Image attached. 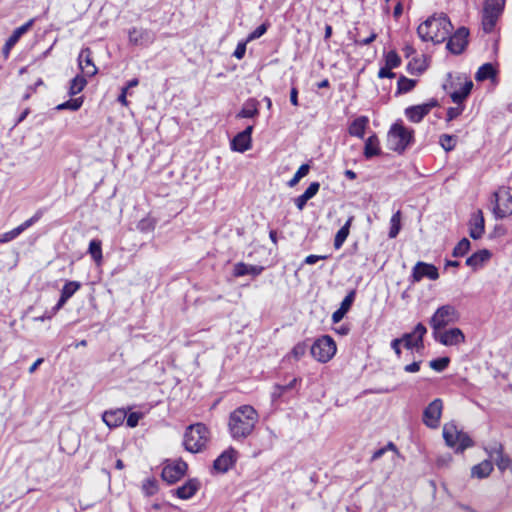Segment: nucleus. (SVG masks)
<instances>
[{
    "instance_id": "680f3d73",
    "label": "nucleus",
    "mask_w": 512,
    "mask_h": 512,
    "mask_svg": "<svg viewBox=\"0 0 512 512\" xmlns=\"http://www.w3.org/2000/svg\"><path fill=\"white\" fill-rule=\"evenodd\" d=\"M324 259H327L326 255H308L305 258L304 263L308 264V265H312V264H315L317 261L324 260Z\"/></svg>"
},
{
    "instance_id": "4be33fe9",
    "label": "nucleus",
    "mask_w": 512,
    "mask_h": 512,
    "mask_svg": "<svg viewBox=\"0 0 512 512\" xmlns=\"http://www.w3.org/2000/svg\"><path fill=\"white\" fill-rule=\"evenodd\" d=\"M126 416L127 410L125 408H118L105 411L102 415V420L109 428H116L123 424Z\"/></svg>"
},
{
    "instance_id": "aec40b11",
    "label": "nucleus",
    "mask_w": 512,
    "mask_h": 512,
    "mask_svg": "<svg viewBox=\"0 0 512 512\" xmlns=\"http://www.w3.org/2000/svg\"><path fill=\"white\" fill-rule=\"evenodd\" d=\"M128 36L129 42L133 45L148 46L155 40L154 34L147 29L132 28Z\"/></svg>"
},
{
    "instance_id": "4468645a",
    "label": "nucleus",
    "mask_w": 512,
    "mask_h": 512,
    "mask_svg": "<svg viewBox=\"0 0 512 512\" xmlns=\"http://www.w3.org/2000/svg\"><path fill=\"white\" fill-rule=\"evenodd\" d=\"M437 105V100L432 99L427 103L407 107L405 109V115L411 122L419 123Z\"/></svg>"
},
{
    "instance_id": "a18cd8bd",
    "label": "nucleus",
    "mask_w": 512,
    "mask_h": 512,
    "mask_svg": "<svg viewBox=\"0 0 512 512\" xmlns=\"http://www.w3.org/2000/svg\"><path fill=\"white\" fill-rule=\"evenodd\" d=\"M470 249V241L467 238H463L453 249V256L460 257L464 256Z\"/></svg>"
},
{
    "instance_id": "69168bd1",
    "label": "nucleus",
    "mask_w": 512,
    "mask_h": 512,
    "mask_svg": "<svg viewBox=\"0 0 512 512\" xmlns=\"http://www.w3.org/2000/svg\"><path fill=\"white\" fill-rule=\"evenodd\" d=\"M346 312L341 310V309H337L335 312H333L332 314V321L333 323H338L340 322L343 317L345 316Z\"/></svg>"
},
{
    "instance_id": "58836bf2",
    "label": "nucleus",
    "mask_w": 512,
    "mask_h": 512,
    "mask_svg": "<svg viewBox=\"0 0 512 512\" xmlns=\"http://www.w3.org/2000/svg\"><path fill=\"white\" fill-rule=\"evenodd\" d=\"M401 229V212L397 211L394 213L390 219V230H389V237L395 238Z\"/></svg>"
},
{
    "instance_id": "a19ab883",
    "label": "nucleus",
    "mask_w": 512,
    "mask_h": 512,
    "mask_svg": "<svg viewBox=\"0 0 512 512\" xmlns=\"http://www.w3.org/2000/svg\"><path fill=\"white\" fill-rule=\"evenodd\" d=\"M505 5V0H486L484 9L485 11L502 14Z\"/></svg>"
},
{
    "instance_id": "9b49d317",
    "label": "nucleus",
    "mask_w": 512,
    "mask_h": 512,
    "mask_svg": "<svg viewBox=\"0 0 512 512\" xmlns=\"http://www.w3.org/2000/svg\"><path fill=\"white\" fill-rule=\"evenodd\" d=\"M443 404L441 399L433 400L423 412V422L429 428H437L439 426Z\"/></svg>"
},
{
    "instance_id": "473e14b6",
    "label": "nucleus",
    "mask_w": 512,
    "mask_h": 512,
    "mask_svg": "<svg viewBox=\"0 0 512 512\" xmlns=\"http://www.w3.org/2000/svg\"><path fill=\"white\" fill-rule=\"evenodd\" d=\"M472 88V81H466L459 90L450 93L452 101L456 104H461L468 97Z\"/></svg>"
},
{
    "instance_id": "a211bd4d",
    "label": "nucleus",
    "mask_w": 512,
    "mask_h": 512,
    "mask_svg": "<svg viewBox=\"0 0 512 512\" xmlns=\"http://www.w3.org/2000/svg\"><path fill=\"white\" fill-rule=\"evenodd\" d=\"M78 65L82 73L87 77L97 74L98 69L92 59V51L90 48H83L78 55Z\"/></svg>"
},
{
    "instance_id": "72a5a7b5",
    "label": "nucleus",
    "mask_w": 512,
    "mask_h": 512,
    "mask_svg": "<svg viewBox=\"0 0 512 512\" xmlns=\"http://www.w3.org/2000/svg\"><path fill=\"white\" fill-rule=\"evenodd\" d=\"M490 256L491 253L488 250H480L467 258L466 265L473 268H477L481 266L485 261H487L490 258Z\"/></svg>"
},
{
    "instance_id": "de8ad7c7",
    "label": "nucleus",
    "mask_w": 512,
    "mask_h": 512,
    "mask_svg": "<svg viewBox=\"0 0 512 512\" xmlns=\"http://www.w3.org/2000/svg\"><path fill=\"white\" fill-rule=\"evenodd\" d=\"M450 359L448 357H441L437 359H433L429 362V366L438 371H443L449 365Z\"/></svg>"
},
{
    "instance_id": "f257e3e1",
    "label": "nucleus",
    "mask_w": 512,
    "mask_h": 512,
    "mask_svg": "<svg viewBox=\"0 0 512 512\" xmlns=\"http://www.w3.org/2000/svg\"><path fill=\"white\" fill-rule=\"evenodd\" d=\"M258 422V413L250 405H242L230 413L228 421L229 433L233 440L243 441L248 438Z\"/></svg>"
},
{
    "instance_id": "f03ea898",
    "label": "nucleus",
    "mask_w": 512,
    "mask_h": 512,
    "mask_svg": "<svg viewBox=\"0 0 512 512\" xmlns=\"http://www.w3.org/2000/svg\"><path fill=\"white\" fill-rule=\"evenodd\" d=\"M452 24L445 14L429 17L418 26L417 33L423 41L442 43L450 35Z\"/></svg>"
},
{
    "instance_id": "412c9836",
    "label": "nucleus",
    "mask_w": 512,
    "mask_h": 512,
    "mask_svg": "<svg viewBox=\"0 0 512 512\" xmlns=\"http://www.w3.org/2000/svg\"><path fill=\"white\" fill-rule=\"evenodd\" d=\"M485 231V221L481 210L471 215L469 221V235L473 239H480Z\"/></svg>"
},
{
    "instance_id": "f3484780",
    "label": "nucleus",
    "mask_w": 512,
    "mask_h": 512,
    "mask_svg": "<svg viewBox=\"0 0 512 512\" xmlns=\"http://www.w3.org/2000/svg\"><path fill=\"white\" fill-rule=\"evenodd\" d=\"M412 277L414 282H419L424 277L430 280H437L439 273L438 269L433 264L419 261L413 267Z\"/></svg>"
},
{
    "instance_id": "37998d69",
    "label": "nucleus",
    "mask_w": 512,
    "mask_h": 512,
    "mask_svg": "<svg viewBox=\"0 0 512 512\" xmlns=\"http://www.w3.org/2000/svg\"><path fill=\"white\" fill-rule=\"evenodd\" d=\"M309 170L310 166L308 164H302L298 168L292 179L289 180V187H294L295 185H297L298 182L309 173Z\"/></svg>"
},
{
    "instance_id": "7c9ffc66",
    "label": "nucleus",
    "mask_w": 512,
    "mask_h": 512,
    "mask_svg": "<svg viewBox=\"0 0 512 512\" xmlns=\"http://www.w3.org/2000/svg\"><path fill=\"white\" fill-rule=\"evenodd\" d=\"M353 219H354V217L350 216L347 219L346 223L336 233L335 238H334V248L335 249H337V250L340 249L342 247L343 243L346 241V239L350 233V227L353 222Z\"/></svg>"
},
{
    "instance_id": "1a4fd4ad",
    "label": "nucleus",
    "mask_w": 512,
    "mask_h": 512,
    "mask_svg": "<svg viewBox=\"0 0 512 512\" xmlns=\"http://www.w3.org/2000/svg\"><path fill=\"white\" fill-rule=\"evenodd\" d=\"M188 465L183 460H177L167 463L161 473V477L168 484H174L179 481L186 473Z\"/></svg>"
},
{
    "instance_id": "0e129e2a",
    "label": "nucleus",
    "mask_w": 512,
    "mask_h": 512,
    "mask_svg": "<svg viewBox=\"0 0 512 512\" xmlns=\"http://www.w3.org/2000/svg\"><path fill=\"white\" fill-rule=\"evenodd\" d=\"M402 344V340L400 338L393 339L391 342V348L394 350L396 355L400 357L401 355V349L400 345Z\"/></svg>"
},
{
    "instance_id": "8fccbe9b",
    "label": "nucleus",
    "mask_w": 512,
    "mask_h": 512,
    "mask_svg": "<svg viewBox=\"0 0 512 512\" xmlns=\"http://www.w3.org/2000/svg\"><path fill=\"white\" fill-rule=\"evenodd\" d=\"M355 296H356V291L355 290H351L345 296L343 301L341 302V305H340L339 309H341V310H343V311H345L347 313L349 311V309L351 308L354 300H355Z\"/></svg>"
},
{
    "instance_id": "39448f33",
    "label": "nucleus",
    "mask_w": 512,
    "mask_h": 512,
    "mask_svg": "<svg viewBox=\"0 0 512 512\" xmlns=\"http://www.w3.org/2000/svg\"><path fill=\"white\" fill-rule=\"evenodd\" d=\"M412 129L402 123H395L388 132L387 142L389 149L402 153L413 141Z\"/></svg>"
},
{
    "instance_id": "20e7f679",
    "label": "nucleus",
    "mask_w": 512,
    "mask_h": 512,
    "mask_svg": "<svg viewBox=\"0 0 512 512\" xmlns=\"http://www.w3.org/2000/svg\"><path fill=\"white\" fill-rule=\"evenodd\" d=\"M443 438L446 445L453 448L456 453H462L467 448L474 445L470 436L464 431L458 429L453 422L446 423L443 426Z\"/></svg>"
},
{
    "instance_id": "e433bc0d",
    "label": "nucleus",
    "mask_w": 512,
    "mask_h": 512,
    "mask_svg": "<svg viewBox=\"0 0 512 512\" xmlns=\"http://www.w3.org/2000/svg\"><path fill=\"white\" fill-rule=\"evenodd\" d=\"M86 85L87 81L85 79V75L75 76L70 82L69 94L73 96L80 93Z\"/></svg>"
},
{
    "instance_id": "5701e85b",
    "label": "nucleus",
    "mask_w": 512,
    "mask_h": 512,
    "mask_svg": "<svg viewBox=\"0 0 512 512\" xmlns=\"http://www.w3.org/2000/svg\"><path fill=\"white\" fill-rule=\"evenodd\" d=\"M81 283L78 281H68L64 284L60 298L53 308L54 312L60 310L65 303L80 289Z\"/></svg>"
},
{
    "instance_id": "2eb2a0df",
    "label": "nucleus",
    "mask_w": 512,
    "mask_h": 512,
    "mask_svg": "<svg viewBox=\"0 0 512 512\" xmlns=\"http://www.w3.org/2000/svg\"><path fill=\"white\" fill-rule=\"evenodd\" d=\"M469 31L465 27L459 28L452 36L449 37L447 48L453 53V54H460L465 49L467 43Z\"/></svg>"
},
{
    "instance_id": "4d7b16f0",
    "label": "nucleus",
    "mask_w": 512,
    "mask_h": 512,
    "mask_svg": "<svg viewBox=\"0 0 512 512\" xmlns=\"http://www.w3.org/2000/svg\"><path fill=\"white\" fill-rule=\"evenodd\" d=\"M307 350V345L305 343H298L292 349V354L296 359L301 358Z\"/></svg>"
},
{
    "instance_id": "13d9d810",
    "label": "nucleus",
    "mask_w": 512,
    "mask_h": 512,
    "mask_svg": "<svg viewBox=\"0 0 512 512\" xmlns=\"http://www.w3.org/2000/svg\"><path fill=\"white\" fill-rule=\"evenodd\" d=\"M246 44H247L246 41L245 42H239L237 44V47H236V49H235V51L233 53V56L235 58L240 60V59H242L244 57L245 52H246Z\"/></svg>"
},
{
    "instance_id": "09e8293b",
    "label": "nucleus",
    "mask_w": 512,
    "mask_h": 512,
    "mask_svg": "<svg viewBox=\"0 0 512 512\" xmlns=\"http://www.w3.org/2000/svg\"><path fill=\"white\" fill-rule=\"evenodd\" d=\"M268 27H269V23H263L260 26H258L254 31H252L248 35L246 42L256 40V39L260 38L261 36H263L266 33Z\"/></svg>"
},
{
    "instance_id": "864d4df0",
    "label": "nucleus",
    "mask_w": 512,
    "mask_h": 512,
    "mask_svg": "<svg viewBox=\"0 0 512 512\" xmlns=\"http://www.w3.org/2000/svg\"><path fill=\"white\" fill-rule=\"evenodd\" d=\"M427 68L426 61L423 60H417L415 59L414 62H410L408 64V69L413 72L416 71L418 73H422Z\"/></svg>"
},
{
    "instance_id": "c03bdc74",
    "label": "nucleus",
    "mask_w": 512,
    "mask_h": 512,
    "mask_svg": "<svg viewBox=\"0 0 512 512\" xmlns=\"http://www.w3.org/2000/svg\"><path fill=\"white\" fill-rule=\"evenodd\" d=\"M83 104V99L81 97L70 99L64 103L57 105V110H72L77 111Z\"/></svg>"
},
{
    "instance_id": "c756f323",
    "label": "nucleus",
    "mask_w": 512,
    "mask_h": 512,
    "mask_svg": "<svg viewBox=\"0 0 512 512\" xmlns=\"http://www.w3.org/2000/svg\"><path fill=\"white\" fill-rule=\"evenodd\" d=\"M381 153V149L379 146V139L376 135H371L365 141L364 146V156L367 159H370L374 156H378Z\"/></svg>"
},
{
    "instance_id": "c9c22d12",
    "label": "nucleus",
    "mask_w": 512,
    "mask_h": 512,
    "mask_svg": "<svg viewBox=\"0 0 512 512\" xmlns=\"http://www.w3.org/2000/svg\"><path fill=\"white\" fill-rule=\"evenodd\" d=\"M496 75V70L491 63H485L479 67L478 71L475 74L476 81H485L487 79H492Z\"/></svg>"
},
{
    "instance_id": "3c124183",
    "label": "nucleus",
    "mask_w": 512,
    "mask_h": 512,
    "mask_svg": "<svg viewBox=\"0 0 512 512\" xmlns=\"http://www.w3.org/2000/svg\"><path fill=\"white\" fill-rule=\"evenodd\" d=\"M143 417V413L141 412H127L126 416V425L130 428H134L138 425L139 420Z\"/></svg>"
},
{
    "instance_id": "2f4dec72",
    "label": "nucleus",
    "mask_w": 512,
    "mask_h": 512,
    "mask_svg": "<svg viewBox=\"0 0 512 512\" xmlns=\"http://www.w3.org/2000/svg\"><path fill=\"white\" fill-rule=\"evenodd\" d=\"M367 123L368 118L365 116L356 118L349 126V134L362 139L365 134Z\"/></svg>"
},
{
    "instance_id": "f704fd0d",
    "label": "nucleus",
    "mask_w": 512,
    "mask_h": 512,
    "mask_svg": "<svg viewBox=\"0 0 512 512\" xmlns=\"http://www.w3.org/2000/svg\"><path fill=\"white\" fill-rule=\"evenodd\" d=\"M499 17H500V14H496L494 12H489V11L483 10L482 27H483L484 32H486V33L492 32Z\"/></svg>"
},
{
    "instance_id": "6e6d98bb",
    "label": "nucleus",
    "mask_w": 512,
    "mask_h": 512,
    "mask_svg": "<svg viewBox=\"0 0 512 512\" xmlns=\"http://www.w3.org/2000/svg\"><path fill=\"white\" fill-rule=\"evenodd\" d=\"M464 108L462 106L457 107H449L447 110V117L446 120L448 122L452 121L453 119L457 118L459 115L462 114Z\"/></svg>"
},
{
    "instance_id": "e2e57ef3",
    "label": "nucleus",
    "mask_w": 512,
    "mask_h": 512,
    "mask_svg": "<svg viewBox=\"0 0 512 512\" xmlns=\"http://www.w3.org/2000/svg\"><path fill=\"white\" fill-rule=\"evenodd\" d=\"M127 94H128V87H122L121 93L118 96V102L121 103L124 106H128L129 102L127 100Z\"/></svg>"
},
{
    "instance_id": "bb28decb",
    "label": "nucleus",
    "mask_w": 512,
    "mask_h": 512,
    "mask_svg": "<svg viewBox=\"0 0 512 512\" xmlns=\"http://www.w3.org/2000/svg\"><path fill=\"white\" fill-rule=\"evenodd\" d=\"M319 188H320L319 182L310 183V185L304 191V193L295 199L296 207L299 210H302L305 207L307 201L310 200L311 198H313L318 193Z\"/></svg>"
},
{
    "instance_id": "5fc2aeb1",
    "label": "nucleus",
    "mask_w": 512,
    "mask_h": 512,
    "mask_svg": "<svg viewBox=\"0 0 512 512\" xmlns=\"http://www.w3.org/2000/svg\"><path fill=\"white\" fill-rule=\"evenodd\" d=\"M19 229L16 227L11 231L0 234V243H7L17 238L20 235Z\"/></svg>"
},
{
    "instance_id": "b1692460",
    "label": "nucleus",
    "mask_w": 512,
    "mask_h": 512,
    "mask_svg": "<svg viewBox=\"0 0 512 512\" xmlns=\"http://www.w3.org/2000/svg\"><path fill=\"white\" fill-rule=\"evenodd\" d=\"M489 456L491 459H493L496 463V466L501 472H504L505 470H509L512 459L508 457L507 455L503 454V447L502 445H499L497 447L492 448L489 451Z\"/></svg>"
},
{
    "instance_id": "0eeeda50",
    "label": "nucleus",
    "mask_w": 512,
    "mask_h": 512,
    "mask_svg": "<svg viewBox=\"0 0 512 512\" xmlns=\"http://www.w3.org/2000/svg\"><path fill=\"white\" fill-rule=\"evenodd\" d=\"M311 355L319 362L329 361L336 353V344L332 337L324 335L310 347Z\"/></svg>"
},
{
    "instance_id": "7ed1b4c3",
    "label": "nucleus",
    "mask_w": 512,
    "mask_h": 512,
    "mask_svg": "<svg viewBox=\"0 0 512 512\" xmlns=\"http://www.w3.org/2000/svg\"><path fill=\"white\" fill-rule=\"evenodd\" d=\"M208 440V428L202 423H196L187 427L184 433L183 445L186 451L195 454L205 449Z\"/></svg>"
},
{
    "instance_id": "a878e982",
    "label": "nucleus",
    "mask_w": 512,
    "mask_h": 512,
    "mask_svg": "<svg viewBox=\"0 0 512 512\" xmlns=\"http://www.w3.org/2000/svg\"><path fill=\"white\" fill-rule=\"evenodd\" d=\"M263 267L257 265H250L243 262L235 264L233 275L235 277H242L245 275L258 276L262 273Z\"/></svg>"
},
{
    "instance_id": "052dcab7",
    "label": "nucleus",
    "mask_w": 512,
    "mask_h": 512,
    "mask_svg": "<svg viewBox=\"0 0 512 512\" xmlns=\"http://www.w3.org/2000/svg\"><path fill=\"white\" fill-rule=\"evenodd\" d=\"M378 77L379 78H394L395 77V73L392 72V68H388V66H384L382 68H380L379 72H378Z\"/></svg>"
},
{
    "instance_id": "338daca9",
    "label": "nucleus",
    "mask_w": 512,
    "mask_h": 512,
    "mask_svg": "<svg viewBox=\"0 0 512 512\" xmlns=\"http://www.w3.org/2000/svg\"><path fill=\"white\" fill-rule=\"evenodd\" d=\"M420 369V362H413L404 367V370L409 373L418 372Z\"/></svg>"
},
{
    "instance_id": "423d86ee",
    "label": "nucleus",
    "mask_w": 512,
    "mask_h": 512,
    "mask_svg": "<svg viewBox=\"0 0 512 512\" xmlns=\"http://www.w3.org/2000/svg\"><path fill=\"white\" fill-rule=\"evenodd\" d=\"M459 319V313L457 309L450 304L439 307L429 320V324L433 329V332L443 330L446 326L454 324Z\"/></svg>"
},
{
    "instance_id": "393cba45",
    "label": "nucleus",
    "mask_w": 512,
    "mask_h": 512,
    "mask_svg": "<svg viewBox=\"0 0 512 512\" xmlns=\"http://www.w3.org/2000/svg\"><path fill=\"white\" fill-rule=\"evenodd\" d=\"M199 489V482L196 479H189L182 486L174 490V494L183 500L190 499Z\"/></svg>"
},
{
    "instance_id": "603ef678",
    "label": "nucleus",
    "mask_w": 512,
    "mask_h": 512,
    "mask_svg": "<svg viewBox=\"0 0 512 512\" xmlns=\"http://www.w3.org/2000/svg\"><path fill=\"white\" fill-rule=\"evenodd\" d=\"M41 217H42V212L41 211H37L31 218H29L28 220L23 222L17 228L19 229L20 233H22L26 229L31 227L34 223H36Z\"/></svg>"
},
{
    "instance_id": "49530a36",
    "label": "nucleus",
    "mask_w": 512,
    "mask_h": 512,
    "mask_svg": "<svg viewBox=\"0 0 512 512\" xmlns=\"http://www.w3.org/2000/svg\"><path fill=\"white\" fill-rule=\"evenodd\" d=\"M401 64V58L395 51H389L385 55V65L388 66V68H397Z\"/></svg>"
},
{
    "instance_id": "cd10ccee",
    "label": "nucleus",
    "mask_w": 512,
    "mask_h": 512,
    "mask_svg": "<svg viewBox=\"0 0 512 512\" xmlns=\"http://www.w3.org/2000/svg\"><path fill=\"white\" fill-rule=\"evenodd\" d=\"M258 105L259 103L256 99L247 100L237 113L236 118H255L259 114Z\"/></svg>"
},
{
    "instance_id": "79ce46f5",
    "label": "nucleus",
    "mask_w": 512,
    "mask_h": 512,
    "mask_svg": "<svg viewBox=\"0 0 512 512\" xmlns=\"http://www.w3.org/2000/svg\"><path fill=\"white\" fill-rule=\"evenodd\" d=\"M456 142L457 137L449 134H443L439 138V144L447 152L452 151L455 148Z\"/></svg>"
},
{
    "instance_id": "774afa93",
    "label": "nucleus",
    "mask_w": 512,
    "mask_h": 512,
    "mask_svg": "<svg viewBox=\"0 0 512 512\" xmlns=\"http://www.w3.org/2000/svg\"><path fill=\"white\" fill-rule=\"evenodd\" d=\"M290 102L292 105L298 106V90L295 87H293L290 91Z\"/></svg>"
},
{
    "instance_id": "9d476101",
    "label": "nucleus",
    "mask_w": 512,
    "mask_h": 512,
    "mask_svg": "<svg viewBox=\"0 0 512 512\" xmlns=\"http://www.w3.org/2000/svg\"><path fill=\"white\" fill-rule=\"evenodd\" d=\"M426 333V327L422 323H418L412 332L405 333L400 339L406 349H416L419 351L424 347L423 337Z\"/></svg>"
},
{
    "instance_id": "4c0bfd02",
    "label": "nucleus",
    "mask_w": 512,
    "mask_h": 512,
    "mask_svg": "<svg viewBox=\"0 0 512 512\" xmlns=\"http://www.w3.org/2000/svg\"><path fill=\"white\" fill-rule=\"evenodd\" d=\"M416 83L417 81L414 79L401 76L397 82V93L403 94L411 91L415 87Z\"/></svg>"
},
{
    "instance_id": "6e6552de",
    "label": "nucleus",
    "mask_w": 512,
    "mask_h": 512,
    "mask_svg": "<svg viewBox=\"0 0 512 512\" xmlns=\"http://www.w3.org/2000/svg\"><path fill=\"white\" fill-rule=\"evenodd\" d=\"M495 207L493 209L496 218H505L512 214V188L504 187L494 194Z\"/></svg>"
},
{
    "instance_id": "bf43d9fd",
    "label": "nucleus",
    "mask_w": 512,
    "mask_h": 512,
    "mask_svg": "<svg viewBox=\"0 0 512 512\" xmlns=\"http://www.w3.org/2000/svg\"><path fill=\"white\" fill-rule=\"evenodd\" d=\"M377 38V34L375 32H371L368 37L363 39H355V44L360 46H366L372 43Z\"/></svg>"
},
{
    "instance_id": "dca6fc26",
    "label": "nucleus",
    "mask_w": 512,
    "mask_h": 512,
    "mask_svg": "<svg viewBox=\"0 0 512 512\" xmlns=\"http://www.w3.org/2000/svg\"><path fill=\"white\" fill-rule=\"evenodd\" d=\"M253 126L249 125L231 141V149L243 153L251 148Z\"/></svg>"
},
{
    "instance_id": "c85d7f7f",
    "label": "nucleus",
    "mask_w": 512,
    "mask_h": 512,
    "mask_svg": "<svg viewBox=\"0 0 512 512\" xmlns=\"http://www.w3.org/2000/svg\"><path fill=\"white\" fill-rule=\"evenodd\" d=\"M493 471V464L491 460H484L481 463L474 465L471 469V476L478 479L488 477Z\"/></svg>"
},
{
    "instance_id": "ea45409f",
    "label": "nucleus",
    "mask_w": 512,
    "mask_h": 512,
    "mask_svg": "<svg viewBox=\"0 0 512 512\" xmlns=\"http://www.w3.org/2000/svg\"><path fill=\"white\" fill-rule=\"evenodd\" d=\"M89 253L93 260L99 263L102 260L101 241L93 239L89 243Z\"/></svg>"
},
{
    "instance_id": "6ab92c4d",
    "label": "nucleus",
    "mask_w": 512,
    "mask_h": 512,
    "mask_svg": "<svg viewBox=\"0 0 512 512\" xmlns=\"http://www.w3.org/2000/svg\"><path fill=\"white\" fill-rule=\"evenodd\" d=\"M33 23L34 20L30 19L28 22H26L25 24L16 28L13 31L12 35L7 39L2 49L5 58H8L11 49L16 45L19 39L32 27Z\"/></svg>"
},
{
    "instance_id": "f8f14e48",
    "label": "nucleus",
    "mask_w": 512,
    "mask_h": 512,
    "mask_svg": "<svg viewBox=\"0 0 512 512\" xmlns=\"http://www.w3.org/2000/svg\"><path fill=\"white\" fill-rule=\"evenodd\" d=\"M433 337L445 346L457 345L465 340L464 334L459 328L438 330L437 333L433 332Z\"/></svg>"
},
{
    "instance_id": "ddd939ff",
    "label": "nucleus",
    "mask_w": 512,
    "mask_h": 512,
    "mask_svg": "<svg viewBox=\"0 0 512 512\" xmlns=\"http://www.w3.org/2000/svg\"><path fill=\"white\" fill-rule=\"evenodd\" d=\"M237 455V450L229 447L214 460L213 469L218 473H226L235 464Z\"/></svg>"
}]
</instances>
